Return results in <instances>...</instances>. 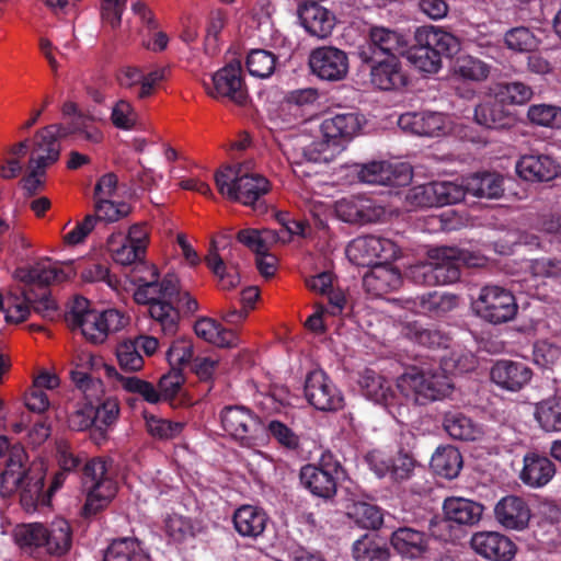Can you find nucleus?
<instances>
[{"label": "nucleus", "mask_w": 561, "mask_h": 561, "mask_svg": "<svg viewBox=\"0 0 561 561\" xmlns=\"http://www.w3.org/2000/svg\"><path fill=\"white\" fill-rule=\"evenodd\" d=\"M365 118L356 110L336 113L325 117L320 130L328 146L344 148L360 131Z\"/></svg>", "instance_id": "obj_17"}, {"label": "nucleus", "mask_w": 561, "mask_h": 561, "mask_svg": "<svg viewBox=\"0 0 561 561\" xmlns=\"http://www.w3.org/2000/svg\"><path fill=\"white\" fill-rule=\"evenodd\" d=\"M490 378L502 390L518 392L530 382L533 370L523 362L500 359L493 364Z\"/></svg>", "instance_id": "obj_22"}, {"label": "nucleus", "mask_w": 561, "mask_h": 561, "mask_svg": "<svg viewBox=\"0 0 561 561\" xmlns=\"http://www.w3.org/2000/svg\"><path fill=\"white\" fill-rule=\"evenodd\" d=\"M277 56L266 49H252L245 60V66L251 76L265 79L270 78L276 69Z\"/></svg>", "instance_id": "obj_50"}, {"label": "nucleus", "mask_w": 561, "mask_h": 561, "mask_svg": "<svg viewBox=\"0 0 561 561\" xmlns=\"http://www.w3.org/2000/svg\"><path fill=\"white\" fill-rule=\"evenodd\" d=\"M144 271L148 276L134 274L131 282L137 285L134 299L139 305H148L152 329L165 336H174L180 327V309L186 314L198 310L197 300L182 289L179 277L168 273L159 282L158 270L151 265Z\"/></svg>", "instance_id": "obj_1"}, {"label": "nucleus", "mask_w": 561, "mask_h": 561, "mask_svg": "<svg viewBox=\"0 0 561 561\" xmlns=\"http://www.w3.org/2000/svg\"><path fill=\"white\" fill-rule=\"evenodd\" d=\"M358 383L363 394L376 404L385 408H390L394 404L396 393L391 381L377 371L366 368L360 374Z\"/></svg>", "instance_id": "obj_35"}, {"label": "nucleus", "mask_w": 561, "mask_h": 561, "mask_svg": "<svg viewBox=\"0 0 561 561\" xmlns=\"http://www.w3.org/2000/svg\"><path fill=\"white\" fill-rule=\"evenodd\" d=\"M494 517L506 529L523 530L528 526L531 513L523 497L506 495L495 504Z\"/></svg>", "instance_id": "obj_27"}, {"label": "nucleus", "mask_w": 561, "mask_h": 561, "mask_svg": "<svg viewBox=\"0 0 561 561\" xmlns=\"http://www.w3.org/2000/svg\"><path fill=\"white\" fill-rule=\"evenodd\" d=\"M99 367L103 368L106 377L110 379H116L127 392L137 393L141 396L145 401L151 404H156L161 401L159 390H157L151 382L136 376H124L119 374L114 366L104 364L102 360Z\"/></svg>", "instance_id": "obj_38"}, {"label": "nucleus", "mask_w": 561, "mask_h": 561, "mask_svg": "<svg viewBox=\"0 0 561 561\" xmlns=\"http://www.w3.org/2000/svg\"><path fill=\"white\" fill-rule=\"evenodd\" d=\"M504 42L508 49L517 53H530L538 48L540 41L525 26L508 30L504 35Z\"/></svg>", "instance_id": "obj_53"}, {"label": "nucleus", "mask_w": 561, "mask_h": 561, "mask_svg": "<svg viewBox=\"0 0 561 561\" xmlns=\"http://www.w3.org/2000/svg\"><path fill=\"white\" fill-rule=\"evenodd\" d=\"M398 251V247L390 239L377 236H360L350 242L346 248V255L357 266L373 267L396 260Z\"/></svg>", "instance_id": "obj_14"}, {"label": "nucleus", "mask_w": 561, "mask_h": 561, "mask_svg": "<svg viewBox=\"0 0 561 561\" xmlns=\"http://www.w3.org/2000/svg\"><path fill=\"white\" fill-rule=\"evenodd\" d=\"M516 172L525 181L548 182L558 175L559 164L549 156L529 154L518 160Z\"/></svg>", "instance_id": "obj_34"}, {"label": "nucleus", "mask_w": 561, "mask_h": 561, "mask_svg": "<svg viewBox=\"0 0 561 561\" xmlns=\"http://www.w3.org/2000/svg\"><path fill=\"white\" fill-rule=\"evenodd\" d=\"M483 259L457 247L428 251V261L411 268L413 279L426 286L453 284L460 278V266H479Z\"/></svg>", "instance_id": "obj_4"}, {"label": "nucleus", "mask_w": 561, "mask_h": 561, "mask_svg": "<svg viewBox=\"0 0 561 561\" xmlns=\"http://www.w3.org/2000/svg\"><path fill=\"white\" fill-rule=\"evenodd\" d=\"M119 366L126 371H137L144 366V358L131 341H124L116 348Z\"/></svg>", "instance_id": "obj_61"}, {"label": "nucleus", "mask_w": 561, "mask_h": 561, "mask_svg": "<svg viewBox=\"0 0 561 561\" xmlns=\"http://www.w3.org/2000/svg\"><path fill=\"white\" fill-rule=\"evenodd\" d=\"M431 468L437 476L455 479L462 468V456L458 448L451 445L439 446L431 458Z\"/></svg>", "instance_id": "obj_43"}, {"label": "nucleus", "mask_w": 561, "mask_h": 561, "mask_svg": "<svg viewBox=\"0 0 561 561\" xmlns=\"http://www.w3.org/2000/svg\"><path fill=\"white\" fill-rule=\"evenodd\" d=\"M225 432L242 446H250L261 428L260 419L244 405H227L220 411Z\"/></svg>", "instance_id": "obj_19"}, {"label": "nucleus", "mask_w": 561, "mask_h": 561, "mask_svg": "<svg viewBox=\"0 0 561 561\" xmlns=\"http://www.w3.org/2000/svg\"><path fill=\"white\" fill-rule=\"evenodd\" d=\"M474 121L489 129H508L515 125L516 115L503 101L493 96L476 106Z\"/></svg>", "instance_id": "obj_28"}, {"label": "nucleus", "mask_w": 561, "mask_h": 561, "mask_svg": "<svg viewBox=\"0 0 561 561\" xmlns=\"http://www.w3.org/2000/svg\"><path fill=\"white\" fill-rule=\"evenodd\" d=\"M184 381L185 377L183 375V370L170 367L169 373L164 374L158 383L161 398H164L165 400L174 399L181 390Z\"/></svg>", "instance_id": "obj_64"}, {"label": "nucleus", "mask_w": 561, "mask_h": 561, "mask_svg": "<svg viewBox=\"0 0 561 561\" xmlns=\"http://www.w3.org/2000/svg\"><path fill=\"white\" fill-rule=\"evenodd\" d=\"M491 93L507 106L525 104L534 94L531 87L522 81L499 82L491 88Z\"/></svg>", "instance_id": "obj_47"}, {"label": "nucleus", "mask_w": 561, "mask_h": 561, "mask_svg": "<svg viewBox=\"0 0 561 561\" xmlns=\"http://www.w3.org/2000/svg\"><path fill=\"white\" fill-rule=\"evenodd\" d=\"M369 68V81L380 91H400L409 83L399 56L375 58L374 61H360Z\"/></svg>", "instance_id": "obj_20"}, {"label": "nucleus", "mask_w": 561, "mask_h": 561, "mask_svg": "<svg viewBox=\"0 0 561 561\" xmlns=\"http://www.w3.org/2000/svg\"><path fill=\"white\" fill-rule=\"evenodd\" d=\"M407 45L405 36L398 31L373 25L368 30L366 42L359 46L357 55L360 61H374L375 58L398 56Z\"/></svg>", "instance_id": "obj_16"}, {"label": "nucleus", "mask_w": 561, "mask_h": 561, "mask_svg": "<svg viewBox=\"0 0 561 561\" xmlns=\"http://www.w3.org/2000/svg\"><path fill=\"white\" fill-rule=\"evenodd\" d=\"M346 476L339 458L332 451L325 450L316 463H307L300 468L299 481L312 496L331 501L336 495L339 483Z\"/></svg>", "instance_id": "obj_11"}, {"label": "nucleus", "mask_w": 561, "mask_h": 561, "mask_svg": "<svg viewBox=\"0 0 561 561\" xmlns=\"http://www.w3.org/2000/svg\"><path fill=\"white\" fill-rule=\"evenodd\" d=\"M471 545L478 554L492 561H511L516 554V545L505 535L495 531L473 535Z\"/></svg>", "instance_id": "obj_24"}, {"label": "nucleus", "mask_w": 561, "mask_h": 561, "mask_svg": "<svg viewBox=\"0 0 561 561\" xmlns=\"http://www.w3.org/2000/svg\"><path fill=\"white\" fill-rule=\"evenodd\" d=\"M443 426L450 437L458 440L473 442L482 435L480 425L458 411L445 413Z\"/></svg>", "instance_id": "obj_42"}, {"label": "nucleus", "mask_w": 561, "mask_h": 561, "mask_svg": "<svg viewBox=\"0 0 561 561\" xmlns=\"http://www.w3.org/2000/svg\"><path fill=\"white\" fill-rule=\"evenodd\" d=\"M104 561H150V556L135 537L113 539L104 553Z\"/></svg>", "instance_id": "obj_40"}, {"label": "nucleus", "mask_w": 561, "mask_h": 561, "mask_svg": "<svg viewBox=\"0 0 561 561\" xmlns=\"http://www.w3.org/2000/svg\"><path fill=\"white\" fill-rule=\"evenodd\" d=\"M111 122L118 129L131 130L137 125L138 114L128 101L119 100L112 107Z\"/></svg>", "instance_id": "obj_58"}, {"label": "nucleus", "mask_w": 561, "mask_h": 561, "mask_svg": "<svg viewBox=\"0 0 561 561\" xmlns=\"http://www.w3.org/2000/svg\"><path fill=\"white\" fill-rule=\"evenodd\" d=\"M458 297L454 294L433 291L421 297L420 306L432 317H440L455 309Z\"/></svg>", "instance_id": "obj_51"}, {"label": "nucleus", "mask_w": 561, "mask_h": 561, "mask_svg": "<svg viewBox=\"0 0 561 561\" xmlns=\"http://www.w3.org/2000/svg\"><path fill=\"white\" fill-rule=\"evenodd\" d=\"M401 284L400 272L387 263H381L371 267L370 272L363 277L364 288L375 296H381Z\"/></svg>", "instance_id": "obj_36"}, {"label": "nucleus", "mask_w": 561, "mask_h": 561, "mask_svg": "<svg viewBox=\"0 0 561 561\" xmlns=\"http://www.w3.org/2000/svg\"><path fill=\"white\" fill-rule=\"evenodd\" d=\"M390 545L403 559L415 560L428 551L430 536L413 527L402 526L391 533Z\"/></svg>", "instance_id": "obj_25"}, {"label": "nucleus", "mask_w": 561, "mask_h": 561, "mask_svg": "<svg viewBox=\"0 0 561 561\" xmlns=\"http://www.w3.org/2000/svg\"><path fill=\"white\" fill-rule=\"evenodd\" d=\"M70 264L62 266L49 257H43L30 266L18 267L14 277L24 284L22 296L31 305V310L43 319L54 321L59 317L58 307L50 297L48 286L64 282L73 275Z\"/></svg>", "instance_id": "obj_3"}, {"label": "nucleus", "mask_w": 561, "mask_h": 561, "mask_svg": "<svg viewBox=\"0 0 561 561\" xmlns=\"http://www.w3.org/2000/svg\"><path fill=\"white\" fill-rule=\"evenodd\" d=\"M401 129L419 136H439L445 128V116L437 112H407L399 116Z\"/></svg>", "instance_id": "obj_30"}, {"label": "nucleus", "mask_w": 561, "mask_h": 561, "mask_svg": "<svg viewBox=\"0 0 561 561\" xmlns=\"http://www.w3.org/2000/svg\"><path fill=\"white\" fill-rule=\"evenodd\" d=\"M311 72L322 81L339 82L348 73L347 54L334 46L314 48L309 56Z\"/></svg>", "instance_id": "obj_18"}, {"label": "nucleus", "mask_w": 561, "mask_h": 561, "mask_svg": "<svg viewBox=\"0 0 561 561\" xmlns=\"http://www.w3.org/2000/svg\"><path fill=\"white\" fill-rule=\"evenodd\" d=\"M297 16L306 33L318 39L330 37L336 24L334 12L316 0L300 2Z\"/></svg>", "instance_id": "obj_21"}, {"label": "nucleus", "mask_w": 561, "mask_h": 561, "mask_svg": "<svg viewBox=\"0 0 561 561\" xmlns=\"http://www.w3.org/2000/svg\"><path fill=\"white\" fill-rule=\"evenodd\" d=\"M527 116L536 125L561 128V107L549 104H534L528 108Z\"/></svg>", "instance_id": "obj_56"}, {"label": "nucleus", "mask_w": 561, "mask_h": 561, "mask_svg": "<svg viewBox=\"0 0 561 561\" xmlns=\"http://www.w3.org/2000/svg\"><path fill=\"white\" fill-rule=\"evenodd\" d=\"M318 98L319 93L313 88L298 89L286 95L284 106L295 115L304 117V107L313 105Z\"/></svg>", "instance_id": "obj_60"}, {"label": "nucleus", "mask_w": 561, "mask_h": 561, "mask_svg": "<svg viewBox=\"0 0 561 561\" xmlns=\"http://www.w3.org/2000/svg\"><path fill=\"white\" fill-rule=\"evenodd\" d=\"M354 172L357 173L359 182L367 184L399 186L408 184L411 180V173L407 169L397 173L392 165L385 161L354 164Z\"/></svg>", "instance_id": "obj_26"}, {"label": "nucleus", "mask_w": 561, "mask_h": 561, "mask_svg": "<svg viewBox=\"0 0 561 561\" xmlns=\"http://www.w3.org/2000/svg\"><path fill=\"white\" fill-rule=\"evenodd\" d=\"M119 415V403L116 398H106L102 403H93L94 424L110 427L116 423Z\"/></svg>", "instance_id": "obj_63"}, {"label": "nucleus", "mask_w": 561, "mask_h": 561, "mask_svg": "<svg viewBox=\"0 0 561 561\" xmlns=\"http://www.w3.org/2000/svg\"><path fill=\"white\" fill-rule=\"evenodd\" d=\"M352 552L356 561H389L390 558L389 548L370 534L355 540Z\"/></svg>", "instance_id": "obj_46"}, {"label": "nucleus", "mask_w": 561, "mask_h": 561, "mask_svg": "<svg viewBox=\"0 0 561 561\" xmlns=\"http://www.w3.org/2000/svg\"><path fill=\"white\" fill-rule=\"evenodd\" d=\"M397 388L417 405H427L447 398L454 390L451 379L437 367H409L397 379Z\"/></svg>", "instance_id": "obj_7"}, {"label": "nucleus", "mask_w": 561, "mask_h": 561, "mask_svg": "<svg viewBox=\"0 0 561 561\" xmlns=\"http://www.w3.org/2000/svg\"><path fill=\"white\" fill-rule=\"evenodd\" d=\"M524 467L519 479L530 488H542L547 485L556 474L553 461L539 453L530 451L524 456Z\"/></svg>", "instance_id": "obj_31"}, {"label": "nucleus", "mask_w": 561, "mask_h": 561, "mask_svg": "<svg viewBox=\"0 0 561 561\" xmlns=\"http://www.w3.org/2000/svg\"><path fill=\"white\" fill-rule=\"evenodd\" d=\"M208 268L218 277L219 286L224 290H230L240 283V276L234 266H228L218 254L216 241L213 240L210 249L205 257Z\"/></svg>", "instance_id": "obj_44"}, {"label": "nucleus", "mask_w": 561, "mask_h": 561, "mask_svg": "<svg viewBox=\"0 0 561 561\" xmlns=\"http://www.w3.org/2000/svg\"><path fill=\"white\" fill-rule=\"evenodd\" d=\"M100 364V357L90 354L82 355L78 357L76 368L70 371L72 382L87 399L85 403L78 407L68 416V426L72 431L83 432L94 424L93 400H99L104 392L102 380L92 374Z\"/></svg>", "instance_id": "obj_8"}, {"label": "nucleus", "mask_w": 561, "mask_h": 561, "mask_svg": "<svg viewBox=\"0 0 561 561\" xmlns=\"http://www.w3.org/2000/svg\"><path fill=\"white\" fill-rule=\"evenodd\" d=\"M113 260L121 265H135L134 274L149 267L144 261L146 252L139 245L123 240L122 244L117 248H111Z\"/></svg>", "instance_id": "obj_54"}, {"label": "nucleus", "mask_w": 561, "mask_h": 561, "mask_svg": "<svg viewBox=\"0 0 561 561\" xmlns=\"http://www.w3.org/2000/svg\"><path fill=\"white\" fill-rule=\"evenodd\" d=\"M89 306L88 299L77 297L66 320L72 330H80L85 340L93 344L103 343L110 333L122 330L128 323V318L117 309L98 311Z\"/></svg>", "instance_id": "obj_6"}, {"label": "nucleus", "mask_w": 561, "mask_h": 561, "mask_svg": "<svg viewBox=\"0 0 561 561\" xmlns=\"http://www.w3.org/2000/svg\"><path fill=\"white\" fill-rule=\"evenodd\" d=\"M53 129V127L41 128L35 133L32 139L28 165H37V169H47L59 160L61 145L50 134Z\"/></svg>", "instance_id": "obj_33"}, {"label": "nucleus", "mask_w": 561, "mask_h": 561, "mask_svg": "<svg viewBox=\"0 0 561 561\" xmlns=\"http://www.w3.org/2000/svg\"><path fill=\"white\" fill-rule=\"evenodd\" d=\"M214 91L209 92L213 98L226 96L237 104H243L248 93L242 78V68L239 62L229 64L219 69L213 76Z\"/></svg>", "instance_id": "obj_23"}, {"label": "nucleus", "mask_w": 561, "mask_h": 561, "mask_svg": "<svg viewBox=\"0 0 561 561\" xmlns=\"http://www.w3.org/2000/svg\"><path fill=\"white\" fill-rule=\"evenodd\" d=\"M504 179L494 172L474 173L466 181V194L479 198H499L504 192Z\"/></svg>", "instance_id": "obj_39"}, {"label": "nucleus", "mask_w": 561, "mask_h": 561, "mask_svg": "<svg viewBox=\"0 0 561 561\" xmlns=\"http://www.w3.org/2000/svg\"><path fill=\"white\" fill-rule=\"evenodd\" d=\"M304 391L309 404L319 411L335 412L344 407L342 391L322 369L307 375Z\"/></svg>", "instance_id": "obj_15"}, {"label": "nucleus", "mask_w": 561, "mask_h": 561, "mask_svg": "<svg viewBox=\"0 0 561 561\" xmlns=\"http://www.w3.org/2000/svg\"><path fill=\"white\" fill-rule=\"evenodd\" d=\"M145 420L148 433L153 438L160 440L173 439L178 437L184 428V424L181 422H173L154 415H146Z\"/></svg>", "instance_id": "obj_55"}, {"label": "nucleus", "mask_w": 561, "mask_h": 561, "mask_svg": "<svg viewBox=\"0 0 561 561\" xmlns=\"http://www.w3.org/2000/svg\"><path fill=\"white\" fill-rule=\"evenodd\" d=\"M534 416L545 432H561V397L536 403Z\"/></svg>", "instance_id": "obj_45"}, {"label": "nucleus", "mask_w": 561, "mask_h": 561, "mask_svg": "<svg viewBox=\"0 0 561 561\" xmlns=\"http://www.w3.org/2000/svg\"><path fill=\"white\" fill-rule=\"evenodd\" d=\"M193 357V344L190 339H178L167 351V360L170 367L180 368L188 365Z\"/></svg>", "instance_id": "obj_59"}, {"label": "nucleus", "mask_w": 561, "mask_h": 561, "mask_svg": "<svg viewBox=\"0 0 561 561\" xmlns=\"http://www.w3.org/2000/svg\"><path fill=\"white\" fill-rule=\"evenodd\" d=\"M337 217L348 224L364 225L373 222L378 214L368 198H343L335 205Z\"/></svg>", "instance_id": "obj_37"}, {"label": "nucleus", "mask_w": 561, "mask_h": 561, "mask_svg": "<svg viewBox=\"0 0 561 561\" xmlns=\"http://www.w3.org/2000/svg\"><path fill=\"white\" fill-rule=\"evenodd\" d=\"M270 518L266 512L259 506L243 504L232 515L234 530L243 538L256 539L266 529Z\"/></svg>", "instance_id": "obj_32"}, {"label": "nucleus", "mask_w": 561, "mask_h": 561, "mask_svg": "<svg viewBox=\"0 0 561 561\" xmlns=\"http://www.w3.org/2000/svg\"><path fill=\"white\" fill-rule=\"evenodd\" d=\"M402 334L410 341L428 348L448 347L449 336L435 327H425L424 324L412 321L402 327Z\"/></svg>", "instance_id": "obj_41"}, {"label": "nucleus", "mask_w": 561, "mask_h": 561, "mask_svg": "<svg viewBox=\"0 0 561 561\" xmlns=\"http://www.w3.org/2000/svg\"><path fill=\"white\" fill-rule=\"evenodd\" d=\"M70 129L77 141L100 144L104 138L102 130L95 126L93 117L83 113L70 118Z\"/></svg>", "instance_id": "obj_52"}, {"label": "nucleus", "mask_w": 561, "mask_h": 561, "mask_svg": "<svg viewBox=\"0 0 561 561\" xmlns=\"http://www.w3.org/2000/svg\"><path fill=\"white\" fill-rule=\"evenodd\" d=\"M490 71V65L471 55H460L454 64V73L468 81H484Z\"/></svg>", "instance_id": "obj_48"}, {"label": "nucleus", "mask_w": 561, "mask_h": 561, "mask_svg": "<svg viewBox=\"0 0 561 561\" xmlns=\"http://www.w3.org/2000/svg\"><path fill=\"white\" fill-rule=\"evenodd\" d=\"M472 308L478 317L492 324L506 323L513 320L518 307L514 295L497 285H485L480 289Z\"/></svg>", "instance_id": "obj_13"}, {"label": "nucleus", "mask_w": 561, "mask_h": 561, "mask_svg": "<svg viewBox=\"0 0 561 561\" xmlns=\"http://www.w3.org/2000/svg\"><path fill=\"white\" fill-rule=\"evenodd\" d=\"M347 516L360 528L376 530L383 523V516L376 505L357 502L348 507Z\"/></svg>", "instance_id": "obj_49"}, {"label": "nucleus", "mask_w": 561, "mask_h": 561, "mask_svg": "<svg viewBox=\"0 0 561 561\" xmlns=\"http://www.w3.org/2000/svg\"><path fill=\"white\" fill-rule=\"evenodd\" d=\"M113 460L106 457H93L82 467L81 481L87 492L82 515L91 517L107 507L115 497L117 482L110 476L108 470Z\"/></svg>", "instance_id": "obj_9"}, {"label": "nucleus", "mask_w": 561, "mask_h": 561, "mask_svg": "<svg viewBox=\"0 0 561 561\" xmlns=\"http://www.w3.org/2000/svg\"><path fill=\"white\" fill-rule=\"evenodd\" d=\"M15 539L22 548L44 550L50 556L61 557L71 548L72 531L69 523L60 518L49 525H22L15 530Z\"/></svg>", "instance_id": "obj_12"}, {"label": "nucleus", "mask_w": 561, "mask_h": 561, "mask_svg": "<svg viewBox=\"0 0 561 561\" xmlns=\"http://www.w3.org/2000/svg\"><path fill=\"white\" fill-rule=\"evenodd\" d=\"M444 522L449 527L473 526L482 517L483 505L465 497H447L443 503Z\"/></svg>", "instance_id": "obj_29"}, {"label": "nucleus", "mask_w": 561, "mask_h": 561, "mask_svg": "<svg viewBox=\"0 0 561 561\" xmlns=\"http://www.w3.org/2000/svg\"><path fill=\"white\" fill-rule=\"evenodd\" d=\"M414 45L407 51L408 60L420 71L437 73L442 58H450L460 49L459 39L438 26H421L415 31Z\"/></svg>", "instance_id": "obj_5"}, {"label": "nucleus", "mask_w": 561, "mask_h": 561, "mask_svg": "<svg viewBox=\"0 0 561 561\" xmlns=\"http://www.w3.org/2000/svg\"><path fill=\"white\" fill-rule=\"evenodd\" d=\"M434 207L457 204L466 196L465 186L453 182H433Z\"/></svg>", "instance_id": "obj_57"}, {"label": "nucleus", "mask_w": 561, "mask_h": 561, "mask_svg": "<svg viewBox=\"0 0 561 561\" xmlns=\"http://www.w3.org/2000/svg\"><path fill=\"white\" fill-rule=\"evenodd\" d=\"M68 473L58 470L45 488L46 469L42 462L28 461L23 447L11 450L0 474V495L11 497L19 494L20 503L26 512H34L38 506H48L51 497L65 483Z\"/></svg>", "instance_id": "obj_2"}, {"label": "nucleus", "mask_w": 561, "mask_h": 561, "mask_svg": "<svg viewBox=\"0 0 561 561\" xmlns=\"http://www.w3.org/2000/svg\"><path fill=\"white\" fill-rule=\"evenodd\" d=\"M267 432L280 446L289 450H296L300 445L298 435L280 421H271L267 425Z\"/></svg>", "instance_id": "obj_62"}, {"label": "nucleus", "mask_w": 561, "mask_h": 561, "mask_svg": "<svg viewBox=\"0 0 561 561\" xmlns=\"http://www.w3.org/2000/svg\"><path fill=\"white\" fill-rule=\"evenodd\" d=\"M215 183L222 196L244 206H254L270 191V182L265 176L247 173L241 164L219 169L215 173Z\"/></svg>", "instance_id": "obj_10"}]
</instances>
